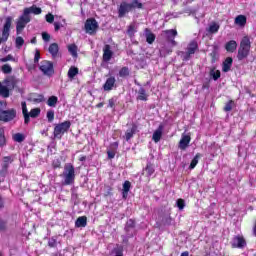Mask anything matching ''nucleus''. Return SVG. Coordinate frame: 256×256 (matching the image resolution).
<instances>
[{
	"instance_id": "f257e3e1",
	"label": "nucleus",
	"mask_w": 256,
	"mask_h": 256,
	"mask_svg": "<svg viewBox=\"0 0 256 256\" xmlns=\"http://www.w3.org/2000/svg\"><path fill=\"white\" fill-rule=\"evenodd\" d=\"M249 51H251V39H249V36H244L240 42V47L238 48V61L247 59V57H249Z\"/></svg>"
},
{
	"instance_id": "f03ea898",
	"label": "nucleus",
	"mask_w": 256,
	"mask_h": 256,
	"mask_svg": "<svg viewBox=\"0 0 256 256\" xmlns=\"http://www.w3.org/2000/svg\"><path fill=\"white\" fill-rule=\"evenodd\" d=\"M63 177L65 185H73L75 183V166L73 164H65Z\"/></svg>"
},
{
	"instance_id": "7ed1b4c3",
	"label": "nucleus",
	"mask_w": 256,
	"mask_h": 256,
	"mask_svg": "<svg viewBox=\"0 0 256 256\" xmlns=\"http://www.w3.org/2000/svg\"><path fill=\"white\" fill-rule=\"evenodd\" d=\"M22 113L24 116L25 125H29V122L31 121L30 117H32V119H35L39 117V115H41V108H34L29 113V110H27V103L22 102Z\"/></svg>"
},
{
	"instance_id": "20e7f679",
	"label": "nucleus",
	"mask_w": 256,
	"mask_h": 256,
	"mask_svg": "<svg viewBox=\"0 0 256 256\" xmlns=\"http://www.w3.org/2000/svg\"><path fill=\"white\" fill-rule=\"evenodd\" d=\"M11 25H13V17L7 16L4 19L3 27H2V37L0 38L1 43L7 42L9 39V35H11Z\"/></svg>"
},
{
	"instance_id": "39448f33",
	"label": "nucleus",
	"mask_w": 256,
	"mask_h": 256,
	"mask_svg": "<svg viewBox=\"0 0 256 256\" xmlns=\"http://www.w3.org/2000/svg\"><path fill=\"white\" fill-rule=\"evenodd\" d=\"M71 129V121H64L54 127V138L61 139Z\"/></svg>"
},
{
	"instance_id": "423d86ee",
	"label": "nucleus",
	"mask_w": 256,
	"mask_h": 256,
	"mask_svg": "<svg viewBox=\"0 0 256 256\" xmlns=\"http://www.w3.org/2000/svg\"><path fill=\"white\" fill-rule=\"evenodd\" d=\"M28 23H31V17L28 14H25V11H23V14L16 22V34L21 35V33H23V29L27 27Z\"/></svg>"
},
{
	"instance_id": "0eeeda50",
	"label": "nucleus",
	"mask_w": 256,
	"mask_h": 256,
	"mask_svg": "<svg viewBox=\"0 0 256 256\" xmlns=\"http://www.w3.org/2000/svg\"><path fill=\"white\" fill-rule=\"evenodd\" d=\"M84 29L88 35H95L99 29V23L95 18H88L85 22Z\"/></svg>"
},
{
	"instance_id": "6e6552de",
	"label": "nucleus",
	"mask_w": 256,
	"mask_h": 256,
	"mask_svg": "<svg viewBox=\"0 0 256 256\" xmlns=\"http://www.w3.org/2000/svg\"><path fill=\"white\" fill-rule=\"evenodd\" d=\"M15 117H17V110L13 108L4 110L0 113V121H3V123H9V121H13Z\"/></svg>"
},
{
	"instance_id": "1a4fd4ad",
	"label": "nucleus",
	"mask_w": 256,
	"mask_h": 256,
	"mask_svg": "<svg viewBox=\"0 0 256 256\" xmlns=\"http://www.w3.org/2000/svg\"><path fill=\"white\" fill-rule=\"evenodd\" d=\"M39 69L44 75H47L48 77H51V75L55 73V70L53 69V63L47 60L41 62Z\"/></svg>"
},
{
	"instance_id": "9d476101",
	"label": "nucleus",
	"mask_w": 256,
	"mask_h": 256,
	"mask_svg": "<svg viewBox=\"0 0 256 256\" xmlns=\"http://www.w3.org/2000/svg\"><path fill=\"white\" fill-rule=\"evenodd\" d=\"M247 246V242L243 236H234L231 241L232 249H243Z\"/></svg>"
},
{
	"instance_id": "9b49d317",
	"label": "nucleus",
	"mask_w": 256,
	"mask_h": 256,
	"mask_svg": "<svg viewBox=\"0 0 256 256\" xmlns=\"http://www.w3.org/2000/svg\"><path fill=\"white\" fill-rule=\"evenodd\" d=\"M131 11H133V8L131 7V3L123 1L121 2L118 8V17L122 18L124 15H127V13Z\"/></svg>"
},
{
	"instance_id": "f8f14e48",
	"label": "nucleus",
	"mask_w": 256,
	"mask_h": 256,
	"mask_svg": "<svg viewBox=\"0 0 256 256\" xmlns=\"http://www.w3.org/2000/svg\"><path fill=\"white\" fill-rule=\"evenodd\" d=\"M189 143H191V136L187 134H182L178 144V149H180L181 151H185L187 147H189Z\"/></svg>"
},
{
	"instance_id": "ddd939ff",
	"label": "nucleus",
	"mask_w": 256,
	"mask_h": 256,
	"mask_svg": "<svg viewBox=\"0 0 256 256\" xmlns=\"http://www.w3.org/2000/svg\"><path fill=\"white\" fill-rule=\"evenodd\" d=\"M115 83H117L115 76L108 77L106 79V82L103 85V90L104 91H113V87H115Z\"/></svg>"
},
{
	"instance_id": "4468645a",
	"label": "nucleus",
	"mask_w": 256,
	"mask_h": 256,
	"mask_svg": "<svg viewBox=\"0 0 256 256\" xmlns=\"http://www.w3.org/2000/svg\"><path fill=\"white\" fill-rule=\"evenodd\" d=\"M124 229H125L128 237H133V232L135 231V220L129 219L126 222V225H125Z\"/></svg>"
},
{
	"instance_id": "2eb2a0df",
	"label": "nucleus",
	"mask_w": 256,
	"mask_h": 256,
	"mask_svg": "<svg viewBox=\"0 0 256 256\" xmlns=\"http://www.w3.org/2000/svg\"><path fill=\"white\" fill-rule=\"evenodd\" d=\"M163 129H165V126L160 124L157 130L153 133L152 139L155 143H159L161 141V137H163Z\"/></svg>"
},
{
	"instance_id": "dca6fc26",
	"label": "nucleus",
	"mask_w": 256,
	"mask_h": 256,
	"mask_svg": "<svg viewBox=\"0 0 256 256\" xmlns=\"http://www.w3.org/2000/svg\"><path fill=\"white\" fill-rule=\"evenodd\" d=\"M103 51V61L105 63H109V61H111V58L113 57V51H111V46L105 45Z\"/></svg>"
},
{
	"instance_id": "f3484780",
	"label": "nucleus",
	"mask_w": 256,
	"mask_h": 256,
	"mask_svg": "<svg viewBox=\"0 0 256 256\" xmlns=\"http://www.w3.org/2000/svg\"><path fill=\"white\" fill-rule=\"evenodd\" d=\"M231 67H233V58L227 57L222 64L223 73H229V71H231Z\"/></svg>"
},
{
	"instance_id": "a211bd4d",
	"label": "nucleus",
	"mask_w": 256,
	"mask_h": 256,
	"mask_svg": "<svg viewBox=\"0 0 256 256\" xmlns=\"http://www.w3.org/2000/svg\"><path fill=\"white\" fill-rule=\"evenodd\" d=\"M137 133V125L133 124L131 128L127 129L125 133L126 141H131L133 139V135Z\"/></svg>"
},
{
	"instance_id": "6ab92c4d",
	"label": "nucleus",
	"mask_w": 256,
	"mask_h": 256,
	"mask_svg": "<svg viewBox=\"0 0 256 256\" xmlns=\"http://www.w3.org/2000/svg\"><path fill=\"white\" fill-rule=\"evenodd\" d=\"M24 12H25V15H31V13H33L34 15H41L42 10L36 5H33L32 7L25 8Z\"/></svg>"
},
{
	"instance_id": "aec40b11",
	"label": "nucleus",
	"mask_w": 256,
	"mask_h": 256,
	"mask_svg": "<svg viewBox=\"0 0 256 256\" xmlns=\"http://www.w3.org/2000/svg\"><path fill=\"white\" fill-rule=\"evenodd\" d=\"M137 93L138 101H147V99H149V95H147V91L145 90V88L140 87Z\"/></svg>"
},
{
	"instance_id": "412c9836",
	"label": "nucleus",
	"mask_w": 256,
	"mask_h": 256,
	"mask_svg": "<svg viewBox=\"0 0 256 256\" xmlns=\"http://www.w3.org/2000/svg\"><path fill=\"white\" fill-rule=\"evenodd\" d=\"M225 49L228 51V53H234L237 50V41L230 40L226 43Z\"/></svg>"
},
{
	"instance_id": "4be33fe9",
	"label": "nucleus",
	"mask_w": 256,
	"mask_h": 256,
	"mask_svg": "<svg viewBox=\"0 0 256 256\" xmlns=\"http://www.w3.org/2000/svg\"><path fill=\"white\" fill-rule=\"evenodd\" d=\"M49 53L52 55L53 59L59 54V45L57 43H52L48 48Z\"/></svg>"
},
{
	"instance_id": "5701e85b",
	"label": "nucleus",
	"mask_w": 256,
	"mask_h": 256,
	"mask_svg": "<svg viewBox=\"0 0 256 256\" xmlns=\"http://www.w3.org/2000/svg\"><path fill=\"white\" fill-rule=\"evenodd\" d=\"M197 49H199V45L197 44V41L193 40L188 44L187 52L195 55V51H197Z\"/></svg>"
},
{
	"instance_id": "b1692460",
	"label": "nucleus",
	"mask_w": 256,
	"mask_h": 256,
	"mask_svg": "<svg viewBox=\"0 0 256 256\" xmlns=\"http://www.w3.org/2000/svg\"><path fill=\"white\" fill-rule=\"evenodd\" d=\"M130 189H131V182L125 181L124 184H123V189H122L123 199L127 198V196L129 195Z\"/></svg>"
},
{
	"instance_id": "393cba45",
	"label": "nucleus",
	"mask_w": 256,
	"mask_h": 256,
	"mask_svg": "<svg viewBox=\"0 0 256 256\" xmlns=\"http://www.w3.org/2000/svg\"><path fill=\"white\" fill-rule=\"evenodd\" d=\"M235 24L239 25L240 27H245L247 24V17H245V15H238L235 18Z\"/></svg>"
},
{
	"instance_id": "a878e982",
	"label": "nucleus",
	"mask_w": 256,
	"mask_h": 256,
	"mask_svg": "<svg viewBox=\"0 0 256 256\" xmlns=\"http://www.w3.org/2000/svg\"><path fill=\"white\" fill-rule=\"evenodd\" d=\"M75 227H87V216H80L75 222Z\"/></svg>"
},
{
	"instance_id": "bb28decb",
	"label": "nucleus",
	"mask_w": 256,
	"mask_h": 256,
	"mask_svg": "<svg viewBox=\"0 0 256 256\" xmlns=\"http://www.w3.org/2000/svg\"><path fill=\"white\" fill-rule=\"evenodd\" d=\"M76 75H79V68L72 66L68 70V78L75 79Z\"/></svg>"
},
{
	"instance_id": "cd10ccee",
	"label": "nucleus",
	"mask_w": 256,
	"mask_h": 256,
	"mask_svg": "<svg viewBox=\"0 0 256 256\" xmlns=\"http://www.w3.org/2000/svg\"><path fill=\"white\" fill-rule=\"evenodd\" d=\"M57 103H59V98L57 96H50L47 100L48 107H57Z\"/></svg>"
},
{
	"instance_id": "c85d7f7f",
	"label": "nucleus",
	"mask_w": 256,
	"mask_h": 256,
	"mask_svg": "<svg viewBox=\"0 0 256 256\" xmlns=\"http://www.w3.org/2000/svg\"><path fill=\"white\" fill-rule=\"evenodd\" d=\"M212 63H215L219 59V47L214 46L212 52L210 53Z\"/></svg>"
},
{
	"instance_id": "c756f323",
	"label": "nucleus",
	"mask_w": 256,
	"mask_h": 256,
	"mask_svg": "<svg viewBox=\"0 0 256 256\" xmlns=\"http://www.w3.org/2000/svg\"><path fill=\"white\" fill-rule=\"evenodd\" d=\"M13 163V159L11 158V156H6L3 158V162H2V169H9V164Z\"/></svg>"
},
{
	"instance_id": "7c9ffc66",
	"label": "nucleus",
	"mask_w": 256,
	"mask_h": 256,
	"mask_svg": "<svg viewBox=\"0 0 256 256\" xmlns=\"http://www.w3.org/2000/svg\"><path fill=\"white\" fill-rule=\"evenodd\" d=\"M199 159H201V154L197 153L195 157L192 159L189 169H195V167H197V164L199 163Z\"/></svg>"
},
{
	"instance_id": "2f4dec72",
	"label": "nucleus",
	"mask_w": 256,
	"mask_h": 256,
	"mask_svg": "<svg viewBox=\"0 0 256 256\" xmlns=\"http://www.w3.org/2000/svg\"><path fill=\"white\" fill-rule=\"evenodd\" d=\"M144 171L148 177H151V175L155 173V167L153 166V164L148 163Z\"/></svg>"
},
{
	"instance_id": "473e14b6",
	"label": "nucleus",
	"mask_w": 256,
	"mask_h": 256,
	"mask_svg": "<svg viewBox=\"0 0 256 256\" xmlns=\"http://www.w3.org/2000/svg\"><path fill=\"white\" fill-rule=\"evenodd\" d=\"M13 141L16 143H23L25 141V135L21 133H16L12 136Z\"/></svg>"
},
{
	"instance_id": "72a5a7b5",
	"label": "nucleus",
	"mask_w": 256,
	"mask_h": 256,
	"mask_svg": "<svg viewBox=\"0 0 256 256\" xmlns=\"http://www.w3.org/2000/svg\"><path fill=\"white\" fill-rule=\"evenodd\" d=\"M112 256H123V247L116 246L111 252Z\"/></svg>"
},
{
	"instance_id": "f704fd0d",
	"label": "nucleus",
	"mask_w": 256,
	"mask_h": 256,
	"mask_svg": "<svg viewBox=\"0 0 256 256\" xmlns=\"http://www.w3.org/2000/svg\"><path fill=\"white\" fill-rule=\"evenodd\" d=\"M0 95L7 99V97H9V88L0 84Z\"/></svg>"
},
{
	"instance_id": "c9c22d12",
	"label": "nucleus",
	"mask_w": 256,
	"mask_h": 256,
	"mask_svg": "<svg viewBox=\"0 0 256 256\" xmlns=\"http://www.w3.org/2000/svg\"><path fill=\"white\" fill-rule=\"evenodd\" d=\"M135 33H137V28L135 27V24H130L127 29V35H129V37H134Z\"/></svg>"
},
{
	"instance_id": "e433bc0d",
	"label": "nucleus",
	"mask_w": 256,
	"mask_h": 256,
	"mask_svg": "<svg viewBox=\"0 0 256 256\" xmlns=\"http://www.w3.org/2000/svg\"><path fill=\"white\" fill-rule=\"evenodd\" d=\"M219 24L213 22L212 24H210L209 28H208V32L215 34L219 32Z\"/></svg>"
},
{
	"instance_id": "4c0bfd02",
	"label": "nucleus",
	"mask_w": 256,
	"mask_h": 256,
	"mask_svg": "<svg viewBox=\"0 0 256 256\" xmlns=\"http://www.w3.org/2000/svg\"><path fill=\"white\" fill-rule=\"evenodd\" d=\"M210 77H212L214 81H217L221 77V71L215 69L210 70Z\"/></svg>"
},
{
	"instance_id": "58836bf2",
	"label": "nucleus",
	"mask_w": 256,
	"mask_h": 256,
	"mask_svg": "<svg viewBox=\"0 0 256 256\" xmlns=\"http://www.w3.org/2000/svg\"><path fill=\"white\" fill-rule=\"evenodd\" d=\"M191 55L192 54L189 53L187 50L179 52V56L183 61H189L191 59Z\"/></svg>"
},
{
	"instance_id": "ea45409f",
	"label": "nucleus",
	"mask_w": 256,
	"mask_h": 256,
	"mask_svg": "<svg viewBox=\"0 0 256 256\" xmlns=\"http://www.w3.org/2000/svg\"><path fill=\"white\" fill-rule=\"evenodd\" d=\"M1 71H2V73H4L5 75H9L10 73L13 72V68H12L11 65H9V64H4V65L1 67Z\"/></svg>"
},
{
	"instance_id": "a19ab883",
	"label": "nucleus",
	"mask_w": 256,
	"mask_h": 256,
	"mask_svg": "<svg viewBox=\"0 0 256 256\" xmlns=\"http://www.w3.org/2000/svg\"><path fill=\"white\" fill-rule=\"evenodd\" d=\"M7 140L5 139V130L0 128V147H5Z\"/></svg>"
},
{
	"instance_id": "79ce46f5",
	"label": "nucleus",
	"mask_w": 256,
	"mask_h": 256,
	"mask_svg": "<svg viewBox=\"0 0 256 256\" xmlns=\"http://www.w3.org/2000/svg\"><path fill=\"white\" fill-rule=\"evenodd\" d=\"M68 51L72 55V57H77V45L75 44L69 45Z\"/></svg>"
},
{
	"instance_id": "37998d69",
	"label": "nucleus",
	"mask_w": 256,
	"mask_h": 256,
	"mask_svg": "<svg viewBox=\"0 0 256 256\" xmlns=\"http://www.w3.org/2000/svg\"><path fill=\"white\" fill-rule=\"evenodd\" d=\"M146 41L149 45H153V43L155 42V34L149 32L146 34Z\"/></svg>"
},
{
	"instance_id": "c03bdc74",
	"label": "nucleus",
	"mask_w": 256,
	"mask_h": 256,
	"mask_svg": "<svg viewBox=\"0 0 256 256\" xmlns=\"http://www.w3.org/2000/svg\"><path fill=\"white\" fill-rule=\"evenodd\" d=\"M130 6L132 9H143V3L139 2V0H133Z\"/></svg>"
},
{
	"instance_id": "a18cd8bd",
	"label": "nucleus",
	"mask_w": 256,
	"mask_h": 256,
	"mask_svg": "<svg viewBox=\"0 0 256 256\" xmlns=\"http://www.w3.org/2000/svg\"><path fill=\"white\" fill-rule=\"evenodd\" d=\"M48 123H53L54 119H55V111L53 110H48L47 114H46Z\"/></svg>"
},
{
	"instance_id": "49530a36",
	"label": "nucleus",
	"mask_w": 256,
	"mask_h": 256,
	"mask_svg": "<svg viewBox=\"0 0 256 256\" xmlns=\"http://www.w3.org/2000/svg\"><path fill=\"white\" fill-rule=\"evenodd\" d=\"M129 68L128 67H122L119 71V77H129Z\"/></svg>"
},
{
	"instance_id": "de8ad7c7",
	"label": "nucleus",
	"mask_w": 256,
	"mask_h": 256,
	"mask_svg": "<svg viewBox=\"0 0 256 256\" xmlns=\"http://www.w3.org/2000/svg\"><path fill=\"white\" fill-rule=\"evenodd\" d=\"M165 33H166L168 39H171V37H172V39H175V37H177V30H175V29L166 30Z\"/></svg>"
},
{
	"instance_id": "09e8293b",
	"label": "nucleus",
	"mask_w": 256,
	"mask_h": 256,
	"mask_svg": "<svg viewBox=\"0 0 256 256\" xmlns=\"http://www.w3.org/2000/svg\"><path fill=\"white\" fill-rule=\"evenodd\" d=\"M48 247H50V248L57 247V236L49 238V240H48Z\"/></svg>"
},
{
	"instance_id": "8fccbe9b",
	"label": "nucleus",
	"mask_w": 256,
	"mask_h": 256,
	"mask_svg": "<svg viewBox=\"0 0 256 256\" xmlns=\"http://www.w3.org/2000/svg\"><path fill=\"white\" fill-rule=\"evenodd\" d=\"M15 43H16L17 49H21L22 45L25 44V40L23 39V37L18 36V37H16Z\"/></svg>"
},
{
	"instance_id": "3c124183",
	"label": "nucleus",
	"mask_w": 256,
	"mask_h": 256,
	"mask_svg": "<svg viewBox=\"0 0 256 256\" xmlns=\"http://www.w3.org/2000/svg\"><path fill=\"white\" fill-rule=\"evenodd\" d=\"M176 205H177V207H178V209H179L180 211H183V209H185V200H183V199H178V200L176 201Z\"/></svg>"
},
{
	"instance_id": "603ef678",
	"label": "nucleus",
	"mask_w": 256,
	"mask_h": 256,
	"mask_svg": "<svg viewBox=\"0 0 256 256\" xmlns=\"http://www.w3.org/2000/svg\"><path fill=\"white\" fill-rule=\"evenodd\" d=\"M7 61H15V58L11 54L7 55L4 58H0L1 63H7Z\"/></svg>"
},
{
	"instance_id": "864d4df0",
	"label": "nucleus",
	"mask_w": 256,
	"mask_h": 256,
	"mask_svg": "<svg viewBox=\"0 0 256 256\" xmlns=\"http://www.w3.org/2000/svg\"><path fill=\"white\" fill-rule=\"evenodd\" d=\"M42 39L43 41H45V43H49V41L51 40V35L47 32H43Z\"/></svg>"
},
{
	"instance_id": "5fc2aeb1",
	"label": "nucleus",
	"mask_w": 256,
	"mask_h": 256,
	"mask_svg": "<svg viewBox=\"0 0 256 256\" xmlns=\"http://www.w3.org/2000/svg\"><path fill=\"white\" fill-rule=\"evenodd\" d=\"M45 19H46L47 23H53V21H55V16H53V14H51V13H48L45 16Z\"/></svg>"
},
{
	"instance_id": "6e6d98bb",
	"label": "nucleus",
	"mask_w": 256,
	"mask_h": 256,
	"mask_svg": "<svg viewBox=\"0 0 256 256\" xmlns=\"http://www.w3.org/2000/svg\"><path fill=\"white\" fill-rule=\"evenodd\" d=\"M233 109V101H229L225 107H224V111H226V113H228L229 111H231Z\"/></svg>"
},
{
	"instance_id": "4d7b16f0",
	"label": "nucleus",
	"mask_w": 256,
	"mask_h": 256,
	"mask_svg": "<svg viewBox=\"0 0 256 256\" xmlns=\"http://www.w3.org/2000/svg\"><path fill=\"white\" fill-rule=\"evenodd\" d=\"M163 223H164V225H171V223H173V219L171 218V216H166L163 219Z\"/></svg>"
},
{
	"instance_id": "13d9d810",
	"label": "nucleus",
	"mask_w": 256,
	"mask_h": 256,
	"mask_svg": "<svg viewBox=\"0 0 256 256\" xmlns=\"http://www.w3.org/2000/svg\"><path fill=\"white\" fill-rule=\"evenodd\" d=\"M52 165L54 169H59L61 167V161L59 159H56L52 162Z\"/></svg>"
},
{
	"instance_id": "bf43d9fd",
	"label": "nucleus",
	"mask_w": 256,
	"mask_h": 256,
	"mask_svg": "<svg viewBox=\"0 0 256 256\" xmlns=\"http://www.w3.org/2000/svg\"><path fill=\"white\" fill-rule=\"evenodd\" d=\"M43 101H45V96H43V95H38V97L37 98H34V102L35 103H43Z\"/></svg>"
},
{
	"instance_id": "052dcab7",
	"label": "nucleus",
	"mask_w": 256,
	"mask_h": 256,
	"mask_svg": "<svg viewBox=\"0 0 256 256\" xmlns=\"http://www.w3.org/2000/svg\"><path fill=\"white\" fill-rule=\"evenodd\" d=\"M40 59H41V54L39 53V50H36V53L34 55V63H39Z\"/></svg>"
},
{
	"instance_id": "680f3d73",
	"label": "nucleus",
	"mask_w": 256,
	"mask_h": 256,
	"mask_svg": "<svg viewBox=\"0 0 256 256\" xmlns=\"http://www.w3.org/2000/svg\"><path fill=\"white\" fill-rule=\"evenodd\" d=\"M108 107H110V109H113L115 107V98L109 99Z\"/></svg>"
},
{
	"instance_id": "e2e57ef3",
	"label": "nucleus",
	"mask_w": 256,
	"mask_h": 256,
	"mask_svg": "<svg viewBox=\"0 0 256 256\" xmlns=\"http://www.w3.org/2000/svg\"><path fill=\"white\" fill-rule=\"evenodd\" d=\"M7 228V225L5 224V221L0 219V231H5Z\"/></svg>"
},
{
	"instance_id": "0e129e2a",
	"label": "nucleus",
	"mask_w": 256,
	"mask_h": 256,
	"mask_svg": "<svg viewBox=\"0 0 256 256\" xmlns=\"http://www.w3.org/2000/svg\"><path fill=\"white\" fill-rule=\"evenodd\" d=\"M61 27H63V24H61L59 22H54L55 31H59V29H61Z\"/></svg>"
},
{
	"instance_id": "69168bd1",
	"label": "nucleus",
	"mask_w": 256,
	"mask_h": 256,
	"mask_svg": "<svg viewBox=\"0 0 256 256\" xmlns=\"http://www.w3.org/2000/svg\"><path fill=\"white\" fill-rule=\"evenodd\" d=\"M5 107H7V104H5V102H0V113L5 111Z\"/></svg>"
},
{
	"instance_id": "338daca9",
	"label": "nucleus",
	"mask_w": 256,
	"mask_h": 256,
	"mask_svg": "<svg viewBox=\"0 0 256 256\" xmlns=\"http://www.w3.org/2000/svg\"><path fill=\"white\" fill-rule=\"evenodd\" d=\"M107 155H108V159H115V152H113V151H108V152H107Z\"/></svg>"
},
{
	"instance_id": "774afa93",
	"label": "nucleus",
	"mask_w": 256,
	"mask_h": 256,
	"mask_svg": "<svg viewBox=\"0 0 256 256\" xmlns=\"http://www.w3.org/2000/svg\"><path fill=\"white\" fill-rule=\"evenodd\" d=\"M111 191H113L111 187H107V192L104 194L105 197H109V195H111Z\"/></svg>"
}]
</instances>
